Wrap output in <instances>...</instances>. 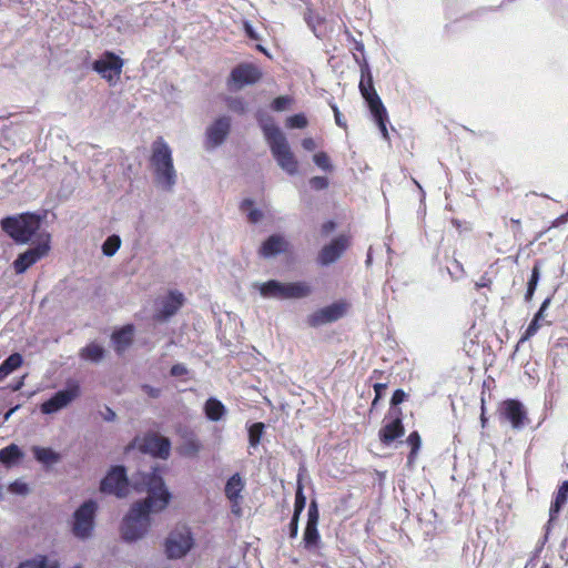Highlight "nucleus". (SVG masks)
Masks as SVG:
<instances>
[{"label": "nucleus", "mask_w": 568, "mask_h": 568, "mask_svg": "<svg viewBox=\"0 0 568 568\" xmlns=\"http://www.w3.org/2000/svg\"><path fill=\"white\" fill-rule=\"evenodd\" d=\"M24 454L20 447L16 444H10L7 447L0 449V463L6 467H12L18 464Z\"/></svg>", "instance_id": "nucleus-25"}, {"label": "nucleus", "mask_w": 568, "mask_h": 568, "mask_svg": "<svg viewBox=\"0 0 568 568\" xmlns=\"http://www.w3.org/2000/svg\"><path fill=\"white\" fill-rule=\"evenodd\" d=\"M81 357L91 362H99L104 355V349L97 343H91L81 349Z\"/></svg>", "instance_id": "nucleus-32"}, {"label": "nucleus", "mask_w": 568, "mask_h": 568, "mask_svg": "<svg viewBox=\"0 0 568 568\" xmlns=\"http://www.w3.org/2000/svg\"><path fill=\"white\" fill-rule=\"evenodd\" d=\"M304 546L308 550L316 549L320 544V534L317 530V525H314V520L312 523L306 524V528L303 536Z\"/></svg>", "instance_id": "nucleus-29"}, {"label": "nucleus", "mask_w": 568, "mask_h": 568, "mask_svg": "<svg viewBox=\"0 0 568 568\" xmlns=\"http://www.w3.org/2000/svg\"><path fill=\"white\" fill-rule=\"evenodd\" d=\"M288 243L284 236L274 234L271 235L261 246L260 254L264 257H272L276 254L285 252Z\"/></svg>", "instance_id": "nucleus-22"}, {"label": "nucleus", "mask_w": 568, "mask_h": 568, "mask_svg": "<svg viewBox=\"0 0 568 568\" xmlns=\"http://www.w3.org/2000/svg\"><path fill=\"white\" fill-rule=\"evenodd\" d=\"M500 416L516 429L521 428L527 419L523 404L515 399L505 400L499 408Z\"/></svg>", "instance_id": "nucleus-18"}, {"label": "nucleus", "mask_w": 568, "mask_h": 568, "mask_svg": "<svg viewBox=\"0 0 568 568\" xmlns=\"http://www.w3.org/2000/svg\"><path fill=\"white\" fill-rule=\"evenodd\" d=\"M201 449V444L196 439L187 440L183 446V453L185 455H196Z\"/></svg>", "instance_id": "nucleus-38"}, {"label": "nucleus", "mask_w": 568, "mask_h": 568, "mask_svg": "<svg viewBox=\"0 0 568 568\" xmlns=\"http://www.w3.org/2000/svg\"><path fill=\"white\" fill-rule=\"evenodd\" d=\"M335 229V223L333 221L325 222L322 225V233L324 235H328Z\"/></svg>", "instance_id": "nucleus-54"}, {"label": "nucleus", "mask_w": 568, "mask_h": 568, "mask_svg": "<svg viewBox=\"0 0 568 568\" xmlns=\"http://www.w3.org/2000/svg\"><path fill=\"white\" fill-rule=\"evenodd\" d=\"M297 518L298 516H294L291 521L292 536H295L297 534Z\"/></svg>", "instance_id": "nucleus-55"}, {"label": "nucleus", "mask_w": 568, "mask_h": 568, "mask_svg": "<svg viewBox=\"0 0 568 568\" xmlns=\"http://www.w3.org/2000/svg\"><path fill=\"white\" fill-rule=\"evenodd\" d=\"M151 165L156 185L164 191H172L178 176L173 165L172 150L162 138H158L152 144Z\"/></svg>", "instance_id": "nucleus-3"}, {"label": "nucleus", "mask_w": 568, "mask_h": 568, "mask_svg": "<svg viewBox=\"0 0 568 568\" xmlns=\"http://www.w3.org/2000/svg\"><path fill=\"white\" fill-rule=\"evenodd\" d=\"M406 394L402 389H397L394 392L392 396V405H398L405 400Z\"/></svg>", "instance_id": "nucleus-46"}, {"label": "nucleus", "mask_w": 568, "mask_h": 568, "mask_svg": "<svg viewBox=\"0 0 568 568\" xmlns=\"http://www.w3.org/2000/svg\"><path fill=\"white\" fill-rule=\"evenodd\" d=\"M261 296L264 298L297 300L307 297L312 293V287L306 282H278L271 280L264 283H255Z\"/></svg>", "instance_id": "nucleus-4"}, {"label": "nucleus", "mask_w": 568, "mask_h": 568, "mask_svg": "<svg viewBox=\"0 0 568 568\" xmlns=\"http://www.w3.org/2000/svg\"><path fill=\"white\" fill-rule=\"evenodd\" d=\"M19 408V405L14 406L13 408L9 409L4 415V420H8L11 415Z\"/></svg>", "instance_id": "nucleus-56"}, {"label": "nucleus", "mask_w": 568, "mask_h": 568, "mask_svg": "<svg viewBox=\"0 0 568 568\" xmlns=\"http://www.w3.org/2000/svg\"><path fill=\"white\" fill-rule=\"evenodd\" d=\"M332 109H333V112H334V116H335V122L338 126L341 128H345L346 126V123L345 121L342 119V115H341V112L338 111V108L333 104L332 105Z\"/></svg>", "instance_id": "nucleus-51"}, {"label": "nucleus", "mask_w": 568, "mask_h": 568, "mask_svg": "<svg viewBox=\"0 0 568 568\" xmlns=\"http://www.w3.org/2000/svg\"><path fill=\"white\" fill-rule=\"evenodd\" d=\"M310 184L315 190H323L328 185V181L323 176H314L310 180Z\"/></svg>", "instance_id": "nucleus-43"}, {"label": "nucleus", "mask_w": 568, "mask_h": 568, "mask_svg": "<svg viewBox=\"0 0 568 568\" xmlns=\"http://www.w3.org/2000/svg\"><path fill=\"white\" fill-rule=\"evenodd\" d=\"M9 490L13 494L24 495L28 493L29 488H28L27 484L17 480V481L10 484Z\"/></svg>", "instance_id": "nucleus-42"}, {"label": "nucleus", "mask_w": 568, "mask_h": 568, "mask_svg": "<svg viewBox=\"0 0 568 568\" xmlns=\"http://www.w3.org/2000/svg\"><path fill=\"white\" fill-rule=\"evenodd\" d=\"M568 499V481H565L558 489L555 501L549 509L550 519L552 520L560 511L561 507Z\"/></svg>", "instance_id": "nucleus-30"}, {"label": "nucleus", "mask_w": 568, "mask_h": 568, "mask_svg": "<svg viewBox=\"0 0 568 568\" xmlns=\"http://www.w3.org/2000/svg\"><path fill=\"white\" fill-rule=\"evenodd\" d=\"M264 432V424L263 423H255L253 424L248 429V442L252 447H255L258 445L261 437Z\"/></svg>", "instance_id": "nucleus-34"}, {"label": "nucleus", "mask_w": 568, "mask_h": 568, "mask_svg": "<svg viewBox=\"0 0 568 568\" xmlns=\"http://www.w3.org/2000/svg\"><path fill=\"white\" fill-rule=\"evenodd\" d=\"M315 164L324 171H331L332 164L329 158L324 152H318L313 156Z\"/></svg>", "instance_id": "nucleus-37"}, {"label": "nucleus", "mask_w": 568, "mask_h": 568, "mask_svg": "<svg viewBox=\"0 0 568 568\" xmlns=\"http://www.w3.org/2000/svg\"><path fill=\"white\" fill-rule=\"evenodd\" d=\"M305 507V496L303 495L302 487L298 486L296 490V497H295V514L294 516H298L300 513Z\"/></svg>", "instance_id": "nucleus-40"}, {"label": "nucleus", "mask_w": 568, "mask_h": 568, "mask_svg": "<svg viewBox=\"0 0 568 568\" xmlns=\"http://www.w3.org/2000/svg\"><path fill=\"white\" fill-rule=\"evenodd\" d=\"M230 110L242 113L245 111V103L241 99H231L229 101Z\"/></svg>", "instance_id": "nucleus-44"}, {"label": "nucleus", "mask_w": 568, "mask_h": 568, "mask_svg": "<svg viewBox=\"0 0 568 568\" xmlns=\"http://www.w3.org/2000/svg\"><path fill=\"white\" fill-rule=\"evenodd\" d=\"M243 26H244V30H245L246 34L251 39H257V34L255 33L253 27L251 26V23L248 21H244Z\"/></svg>", "instance_id": "nucleus-53"}, {"label": "nucleus", "mask_w": 568, "mask_h": 568, "mask_svg": "<svg viewBox=\"0 0 568 568\" xmlns=\"http://www.w3.org/2000/svg\"><path fill=\"white\" fill-rule=\"evenodd\" d=\"M291 103H292V99L291 98H288V97H278V98H276L273 101L272 108L275 111H283V110L287 109Z\"/></svg>", "instance_id": "nucleus-39"}, {"label": "nucleus", "mask_w": 568, "mask_h": 568, "mask_svg": "<svg viewBox=\"0 0 568 568\" xmlns=\"http://www.w3.org/2000/svg\"><path fill=\"white\" fill-rule=\"evenodd\" d=\"M121 239L118 235L109 236L102 245L103 254L112 256L120 248Z\"/></svg>", "instance_id": "nucleus-33"}, {"label": "nucleus", "mask_w": 568, "mask_h": 568, "mask_svg": "<svg viewBox=\"0 0 568 568\" xmlns=\"http://www.w3.org/2000/svg\"><path fill=\"white\" fill-rule=\"evenodd\" d=\"M19 568H59V562L53 556L38 555L22 562Z\"/></svg>", "instance_id": "nucleus-26"}, {"label": "nucleus", "mask_w": 568, "mask_h": 568, "mask_svg": "<svg viewBox=\"0 0 568 568\" xmlns=\"http://www.w3.org/2000/svg\"><path fill=\"white\" fill-rule=\"evenodd\" d=\"M480 419H481V425H483V427H485L487 419H486V417H485V408H484V405L481 406V416H480Z\"/></svg>", "instance_id": "nucleus-57"}, {"label": "nucleus", "mask_w": 568, "mask_h": 568, "mask_svg": "<svg viewBox=\"0 0 568 568\" xmlns=\"http://www.w3.org/2000/svg\"><path fill=\"white\" fill-rule=\"evenodd\" d=\"M50 236L49 234H40L39 243L36 247H31L24 253L20 254L13 262V268L17 274L24 273L30 266L36 264L39 260L44 257L49 250Z\"/></svg>", "instance_id": "nucleus-13"}, {"label": "nucleus", "mask_w": 568, "mask_h": 568, "mask_svg": "<svg viewBox=\"0 0 568 568\" xmlns=\"http://www.w3.org/2000/svg\"><path fill=\"white\" fill-rule=\"evenodd\" d=\"M349 245L346 235H339L326 244L318 253L317 261L322 265H329L337 261Z\"/></svg>", "instance_id": "nucleus-16"}, {"label": "nucleus", "mask_w": 568, "mask_h": 568, "mask_svg": "<svg viewBox=\"0 0 568 568\" xmlns=\"http://www.w3.org/2000/svg\"><path fill=\"white\" fill-rule=\"evenodd\" d=\"M143 474L140 473L132 478L142 480ZM133 487V483H129L125 474V469L122 466H115L110 469L106 476L102 479L100 489L102 493L115 495L119 498H124L129 495L130 487Z\"/></svg>", "instance_id": "nucleus-7"}, {"label": "nucleus", "mask_w": 568, "mask_h": 568, "mask_svg": "<svg viewBox=\"0 0 568 568\" xmlns=\"http://www.w3.org/2000/svg\"><path fill=\"white\" fill-rule=\"evenodd\" d=\"M260 78L261 72L256 67L251 64H242L232 71L231 85L236 90L246 84L255 83Z\"/></svg>", "instance_id": "nucleus-20"}, {"label": "nucleus", "mask_w": 568, "mask_h": 568, "mask_svg": "<svg viewBox=\"0 0 568 568\" xmlns=\"http://www.w3.org/2000/svg\"><path fill=\"white\" fill-rule=\"evenodd\" d=\"M386 388H387V385L384 383H376L374 385V390H375L376 396H375L373 404H375L382 397V395Z\"/></svg>", "instance_id": "nucleus-49"}, {"label": "nucleus", "mask_w": 568, "mask_h": 568, "mask_svg": "<svg viewBox=\"0 0 568 568\" xmlns=\"http://www.w3.org/2000/svg\"><path fill=\"white\" fill-rule=\"evenodd\" d=\"M399 414L400 412L398 409H392L389 412L392 419L386 422L379 430V438L384 444H390L404 434V427Z\"/></svg>", "instance_id": "nucleus-21"}, {"label": "nucleus", "mask_w": 568, "mask_h": 568, "mask_svg": "<svg viewBox=\"0 0 568 568\" xmlns=\"http://www.w3.org/2000/svg\"><path fill=\"white\" fill-rule=\"evenodd\" d=\"M271 153L278 166L290 175L298 172V161L292 152L286 136L272 119H258Z\"/></svg>", "instance_id": "nucleus-2"}, {"label": "nucleus", "mask_w": 568, "mask_h": 568, "mask_svg": "<svg viewBox=\"0 0 568 568\" xmlns=\"http://www.w3.org/2000/svg\"><path fill=\"white\" fill-rule=\"evenodd\" d=\"M1 226L17 243H27L40 230L41 219L39 215L24 213L2 220Z\"/></svg>", "instance_id": "nucleus-5"}, {"label": "nucleus", "mask_w": 568, "mask_h": 568, "mask_svg": "<svg viewBox=\"0 0 568 568\" xmlns=\"http://www.w3.org/2000/svg\"><path fill=\"white\" fill-rule=\"evenodd\" d=\"M539 267L538 265H535L534 268H532V272H531V277L528 282V288H527V293H526V300H530L534 295V292L536 290V286L538 284V281H539Z\"/></svg>", "instance_id": "nucleus-35"}, {"label": "nucleus", "mask_w": 568, "mask_h": 568, "mask_svg": "<svg viewBox=\"0 0 568 568\" xmlns=\"http://www.w3.org/2000/svg\"><path fill=\"white\" fill-rule=\"evenodd\" d=\"M123 60L113 52H104L93 63V70L97 71L111 85L116 84L122 73Z\"/></svg>", "instance_id": "nucleus-11"}, {"label": "nucleus", "mask_w": 568, "mask_h": 568, "mask_svg": "<svg viewBox=\"0 0 568 568\" xmlns=\"http://www.w3.org/2000/svg\"><path fill=\"white\" fill-rule=\"evenodd\" d=\"M252 203L250 201H244L243 202V209H245V206H251Z\"/></svg>", "instance_id": "nucleus-59"}, {"label": "nucleus", "mask_w": 568, "mask_h": 568, "mask_svg": "<svg viewBox=\"0 0 568 568\" xmlns=\"http://www.w3.org/2000/svg\"><path fill=\"white\" fill-rule=\"evenodd\" d=\"M194 546L192 531L186 526L173 529L165 540V552L171 559L183 558Z\"/></svg>", "instance_id": "nucleus-9"}, {"label": "nucleus", "mask_w": 568, "mask_h": 568, "mask_svg": "<svg viewBox=\"0 0 568 568\" xmlns=\"http://www.w3.org/2000/svg\"><path fill=\"white\" fill-rule=\"evenodd\" d=\"M244 488H245V481L241 477L240 474L232 475L227 479V481L225 484V487H224V494H225V497L227 498V500L230 503L231 511H232V514H234L237 517H241L242 514H243V510H242V501H243L242 491L244 490Z\"/></svg>", "instance_id": "nucleus-14"}, {"label": "nucleus", "mask_w": 568, "mask_h": 568, "mask_svg": "<svg viewBox=\"0 0 568 568\" xmlns=\"http://www.w3.org/2000/svg\"><path fill=\"white\" fill-rule=\"evenodd\" d=\"M142 389H143V392H144L148 396H150V397H152V398H156V397H159V396H160V389H159V388H154V387H152V386H150V385H144V386L142 387Z\"/></svg>", "instance_id": "nucleus-50"}, {"label": "nucleus", "mask_w": 568, "mask_h": 568, "mask_svg": "<svg viewBox=\"0 0 568 568\" xmlns=\"http://www.w3.org/2000/svg\"><path fill=\"white\" fill-rule=\"evenodd\" d=\"M32 454L37 462L42 465L51 466L61 460V454L49 447L32 446Z\"/></svg>", "instance_id": "nucleus-23"}, {"label": "nucleus", "mask_w": 568, "mask_h": 568, "mask_svg": "<svg viewBox=\"0 0 568 568\" xmlns=\"http://www.w3.org/2000/svg\"><path fill=\"white\" fill-rule=\"evenodd\" d=\"M141 477V481L134 479V489L146 493L148 496L144 500L132 505L121 526L122 536L129 541L142 538L151 527L150 514L163 511L171 500V494L163 478L155 470Z\"/></svg>", "instance_id": "nucleus-1"}, {"label": "nucleus", "mask_w": 568, "mask_h": 568, "mask_svg": "<svg viewBox=\"0 0 568 568\" xmlns=\"http://www.w3.org/2000/svg\"><path fill=\"white\" fill-rule=\"evenodd\" d=\"M204 412L210 420H221L225 414V406L216 398H209L204 405Z\"/></svg>", "instance_id": "nucleus-27"}, {"label": "nucleus", "mask_w": 568, "mask_h": 568, "mask_svg": "<svg viewBox=\"0 0 568 568\" xmlns=\"http://www.w3.org/2000/svg\"><path fill=\"white\" fill-rule=\"evenodd\" d=\"M302 146L307 150V151H313L316 149V143L314 141V139L312 138H305L303 141H302Z\"/></svg>", "instance_id": "nucleus-52"}, {"label": "nucleus", "mask_w": 568, "mask_h": 568, "mask_svg": "<svg viewBox=\"0 0 568 568\" xmlns=\"http://www.w3.org/2000/svg\"><path fill=\"white\" fill-rule=\"evenodd\" d=\"M407 443L412 446V455L416 454L420 447V437L417 432H413L407 437Z\"/></svg>", "instance_id": "nucleus-41"}, {"label": "nucleus", "mask_w": 568, "mask_h": 568, "mask_svg": "<svg viewBox=\"0 0 568 568\" xmlns=\"http://www.w3.org/2000/svg\"><path fill=\"white\" fill-rule=\"evenodd\" d=\"M286 125L292 129H303L307 125V120L304 114H295L287 118Z\"/></svg>", "instance_id": "nucleus-36"}, {"label": "nucleus", "mask_w": 568, "mask_h": 568, "mask_svg": "<svg viewBox=\"0 0 568 568\" xmlns=\"http://www.w3.org/2000/svg\"><path fill=\"white\" fill-rule=\"evenodd\" d=\"M134 334V328L132 325H126L120 331L113 333L112 342L114 344L115 351L118 353H122L125 351L132 343Z\"/></svg>", "instance_id": "nucleus-24"}, {"label": "nucleus", "mask_w": 568, "mask_h": 568, "mask_svg": "<svg viewBox=\"0 0 568 568\" xmlns=\"http://www.w3.org/2000/svg\"><path fill=\"white\" fill-rule=\"evenodd\" d=\"M231 121L227 116L219 118L206 130L205 148L215 149L221 145L230 132Z\"/></svg>", "instance_id": "nucleus-19"}, {"label": "nucleus", "mask_w": 568, "mask_h": 568, "mask_svg": "<svg viewBox=\"0 0 568 568\" xmlns=\"http://www.w3.org/2000/svg\"><path fill=\"white\" fill-rule=\"evenodd\" d=\"M98 505L94 500L83 503L73 514L72 534L79 539H88L94 529Z\"/></svg>", "instance_id": "nucleus-8"}, {"label": "nucleus", "mask_w": 568, "mask_h": 568, "mask_svg": "<svg viewBox=\"0 0 568 568\" xmlns=\"http://www.w3.org/2000/svg\"><path fill=\"white\" fill-rule=\"evenodd\" d=\"M184 295L179 291H170L165 296L158 301V312L155 317L165 321L173 316L184 304Z\"/></svg>", "instance_id": "nucleus-15"}, {"label": "nucleus", "mask_w": 568, "mask_h": 568, "mask_svg": "<svg viewBox=\"0 0 568 568\" xmlns=\"http://www.w3.org/2000/svg\"><path fill=\"white\" fill-rule=\"evenodd\" d=\"M139 448L143 453L165 459L170 455L171 445L168 438L151 434L141 440Z\"/></svg>", "instance_id": "nucleus-17"}, {"label": "nucleus", "mask_w": 568, "mask_h": 568, "mask_svg": "<svg viewBox=\"0 0 568 568\" xmlns=\"http://www.w3.org/2000/svg\"><path fill=\"white\" fill-rule=\"evenodd\" d=\"M312 520H314V525H317L318 511H317V506H316V504L314 501L311 504L310 509H308V520H307V523H312Z\"/></svg>", "instance_id": "nucleus-45"}, {"label": "nucleus", "mask_w": 568, "mask_h": 568, "mask_svg": "<svg viewBox=\"0 0 568 568\" xmlns=\"http://www.w3.org/2000/svg\"><path fill=\"white\" fill-rule=\"evenodd\" d=\"M476 286L484 287V286H487V283L484 280H481L480 282L476 283Z\"/></svg>", "instance_id": "nucleus-58"}, {"label": "nucleus", "mask_w": 568, "mask_h": 568, "mask_svg": "<svg viewBox=\"0 0 568 568\" xmlns=\"http://www.w3.org/2000/svg\"><path fill=\"white\" fill-rule=\"evenodd\" d=\"M348 310V302L337 301L308 315L306 322L312 327H318L342 318Z\"/></svg>", "instance_id": "nucleus-12"}, {"label": "nucleus", "mask_w": 568, "mask_h": 568, "mask_svg": "<svg viewBox=\"0 0 568 568\" xmlns=\"http://www.w3.org/2000/svg\"><path fill=\"white\" fill-rule=\"evenodd\" d=\"M80 396V385L77 382H70L67 388L57 392L51 398L41 404V413L45 415L54 414Z\"/></svg>", "instance_id": "nucleus-10"}, {"label": "nucleus", "mask_w": 568, "mask_h": 568, "mask_svg": "<svg viewBox=\"0 0 568 568\" xmlns=\"http://www.w3.org/2000/svg\"><path fill=\"white\" fill-rule=\"evenodd\" d=\"M262 216V212L257 209H251L247 214V219L252 223H257L258 221H261Z\"/></svg>", "instance_id": "nucleus-47"}, {"label": "nucleus", "mask_w": 568, "mask_h": 568, "mask_svg": "<svg viewBox=\"0 0 568 568\" xmlns=\"http://www.w3.org/2000/svg\"><path fill=\"white\" fill-rule=\"evenodd\" d=\"M186 373H187V369L183 364H175L171 368L172 376H183Z\"/></svg>", "instance_id": "nucleus-48"}, {"label": "nucleus", "mask_w": 568, "mask_h": 568, "mask_svg": "<svg viewBox=\"0 0 568 568\" xmlns=\"http://www.w3.org/2000/svg\"><path fill=\"white\" fill-rule=\"evenodd\" d=\"M22 364V356L19 353L11 354L1 365H0V382L3 381L8 375H10L13 371L19 368Z\"/></svg>", "instance_id": "nucleus-31"}, {"label": "nucleus", "mask_w": 568, "mask_h": 568, "mask_svg": "<svg viewBox=\"0 0 568 568\" xmlns=\"http://www.w3.org/2000/svg\"><path fill=\"white\" fill-rule=\"evenodd\" d=\"M550 303V300L549 298H546L539 311L537 312V314L535 315L534 320L531 321V323L528 325L524 336H523V341L524 339H529L531 336H534L538 329L540 328L541 324L540 322L544 320L545 317V311L547 310L548 305Z\"/></svg>", "instance_id": "nucleus-28"}, {"label": "nucleus", "mask_w": 568, "mask_h": 568, "mask_svg": "<svg viewBox=\"0 0 568 568\" xmlns=\"http://www.w3.org/2000/svg\"><path fill=\"white\" fill-rule=\"evenodd\" d=\"M359 90L363 98L368 103L371 113L375 122L377 123L382 135L385 139H388V132L386 128V122L388 120L387 111L373 87L372 75L368 71L367 65L362 69V80L359 82Z\"/></svg>", "instance_id": "nucleus-6"}]
</instances>
